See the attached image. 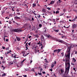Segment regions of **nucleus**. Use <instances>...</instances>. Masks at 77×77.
Wrapping results in <instances>:
<instances>
[{
  "mask_svg": "<svg viewBox=\"0 0 77 77\" xmlns=\"http://www.w3.org/2000/svg\"><path fill=\"white\" fill-rule=\"evenodd\" d=\"M44 29H45V30H47V27H44Z\"/></svg>",
  "mask_w": 77,
  "mask_h": 77,
  "instance_id": "obj_57",
  "label": "nucleus"
},
{
  "mask_svg": "<svg viewBox=\"0 0 77 77\" xmlns=\"http://www.w3.org/2000/svg\"><path fill=\"white\" fill-rule=\"evenodd\" d=\"M27 46H28V45H27V46L26 47V50H27V49H28V48L27 47Z\"/></svg>",
  "mask_w": 77,
  "mask_h": 77,
  "instance_id": "obj_55",
  "label": "nucleus"
},
{
  "mask_svg": "<svg viewBox=\"0 0 77 77\" xmlns=\"http://www.w3.org/2000/svg\"><path fill=\"white\" fill-rule=\"evenodd\" d=\"M42 43V42H41V44L39 45V46L40 47V46H42L41 47V49H42L43 48V46H42L43 45L42 44H41Z\"/></svg>",
  "mask_w": 77,
  "mask_h": 77,
  "instance_id": "obj_7",
  "label": "nucleus"
},
{
  "mask_svg": "<svg viewBox=\"0 0 77 77\" xmlns=\"http://www.w3.org/2000/svg\"><path fill=\"white\" fill-rule=\"evenodd\" d=\"M34 12H36V11H32V13H33L35 15H36V13H35Z\"/></svg>",
  "mask_w": 77,
  "mask_h": 77,
  "instance_id": "obj_20",
  "label": "nucleus"
},
{
  "mask_svg": "<svg viewBox=\"0 0 77 77\" xmlns=\"http://www.w3.org/2000/svg\"><path fill=\"white\" fill-rule=\"evenodd\" d=\"M37 17H38V18H41V15H38V16H37Z\"/></svg>",
  "mask_w": 77,
  "mask_h": 77,
  "instance_id": "obj_31",
  "label": "nucleus"
},
{
  "mask_svg": "<svg viewBox=\"0 0 77 77\" xmlns=\"http://www.w3.org/2000/svg\"><path fill=\"white\" fill-rule=\"evenodd\" d=\"M2 48L3 49H5V47L2 46Z\"/></svg>",
  "mask_w": 77,
  "mask_h": 77,
  "instance_id": "obj_59",
  "label": "nucleus"
},
{
  "mask_svg": "<svg viewBox=\"0 0 77 77\" xmlns=\"http://www.w3.org/2000/svg\"><path fill=\"white\" fill-rule=\"evenodd\" d=\"M53 23H54V22H55V19H53Z\"/></svg>",
  "mask_w": 77,
  "mask_h": 77,
  "instance_id": "obj_38",
  "label": "nucleus"
},
{
  "mask_svg": "<svg viewBox=\"0 0 77 77\" xmlns=\"http://www.w3.org/2000/svg\"><path fill=\"white\" fill-rule=\"evenodd\" d=\"M34 50L35 52H37V51H38V50H37V49H36V48H35Z\"/></svg>",
  "mask_w": 77,
  "mask_h": 77,
  "instance_id": "obj_39",
  "label": "nucleus"
},
{
  "mask_svg": "<svg viewBox=\"0 0 77 77\" xmlns=\"http://www.w3.org/2000/svg\"><path fill=\"white\" fill-rule=\"evenodd\" d=\"M48 9V11H50V10H51V8H47Z\"/></svg>",
  "mask_w": 77,
  "mask_h": 77,
  "instance_id": "obj_41",
  "label": "nucleus"
},
{
  "mask_svg": "<svg viewBox=\"0 0 77 77\" xmlns=\"http://www.w3.org/2000/svg\"><path fill=\"white\" fill-rule=\"evenodd\" d=\"M35 37H36V38H39L38 35H35Z\"/></svg>",
  "mask_w": 77,
  "mask_h": 77,
  "instance_id": "obj_21",
  "label": "nucleus"
},
{
  "mask_svg": "<svg viewBox=\"0 0 77 77\" xmlns=\"http://www.w3.org/2000/svg\"><path fill=\"white\" fill-rule=\"evenodd\" d=\"M54 66V63H53V64L51 65V68H53Z\"/></svg>",
  "mask_w": 77,
  "mask_h": 77,
  "instance_id": "obj_23",
  "label": "nucleus"
},
{
  "mask_svg": "<svg viewBox=\"0 0 77 77\" xmlns=\"http://www.w3.org/2000/svg\"><path fill=\"white\" fill-rule=\"evenodd\" d=\"M49 71H53V70L52 69H49Z\"/></svg>",
  "mask_w": 77,
  "mask_h": 77,
  "instance_id": "obj_54",
  "label": "nucleus"
},
{
  "mask_svg": "<svg viewBox=\"0 0 77 77\" xmlns=\"http://www.w3.org/2000/svg\"><path fill=\"white\" fill-rule=\"evenodd\" d=\"M42 12H46V10L45 9L43 8L42 10Z\"/></svg>",
  "mask_w": 77,
  "mask_h": 77,
  "instance_id": "obj_15",
  "label": "nucleus"
},
{
  "mask_svg": "<svg viewBox=\"0 0 77 77\" xmlns=\"http://www.w3.org/2000/svg\"><path fill=\"white\" fill-rule=\"evenodd\" d=\"M77 27V24H72V27L73 29H74L76 28Z\"/></svg>",
  "mask_w": 77,
  "mask_h": 77,
  "instance_id": "obj_4",
  "label": "nucleus"
},
{
  "mask_svg": "<svg viewBox=\"0 0 77 77\" xmlns=\"http://www.w3.org/2000/svg\"><path fill=\"white\" fill-rule=\"evenodd\" d=\"M54 31H55V32H59V29H57V30H56V29H54Z\"/></svg>",
  "mask_w": 77,
  "mask_h": 77,
  "instance_id": "obj_16",
  "label": "nucleus"
},
{
  "mask_svg": "<svg viewBox=\"0 0 77 77\" xmlns=\"http://www.w3.org/2000/svg\"><path fill=\"white\" fill-rule=\"evenodd\" d=\"M5 41H6V42H8V41H9V40L8 39H5Z\"/></svg>",
  "mask_w": 77,
  "mask_h": 77,
  "instance_id": "obj_44",
  "label": "nucleus"
},
{
  "mask_svg": "<svg viewBox=\"0 0 77 77\" xmlns=\"http://www.w3.org/2000/svg\"><path fill=\"white\" fill-rule=\"evenodd\" d=\"M9 24H11L12 23V22H11V21H10L9 22Z\"/></svg>",
  "mask_w": 77,
  "mask_h": 77,
  "instance_id": "obj_50",
  "label": "nucleus"
},
{
  "mask_svg": "<svg viewBox=\"0 0 77 77\" xmlns=\"http://www.w3.org/2000/svg\"><path fill=\"white\" fill-rule=\"evenodd\" d=\"M15 19H20V17H18L17 16H16L15 17Z\"/></svg>",
  "mask_w": 77,
  "mask_h": 77,
  "instance_id": "obj_14",
  "label": "nucleus"
},
{
  "mask_svg": "<svg viewBox=\"0 0 77 77\" xmlns=\"http://www.w3.org/2000/svg\"><path fill=\"white\" fill-rule=\"evenodd\" d=\"M72 62H73L74 63L75 62H76V60L74 58H73L72 59Z\"/></svg>",
  "mask_w": 77,
  "mask_h": 77,
  "instance_id": "obj_12",
  "label": "nucleus"
},
{
  "mask_svg": "<svg viewBox=\"0 0 77 77\" xmlns=\"http://www.w3.org/2000/svg\"><path fill=\"white\" fill-rule=\"evenodd\" d=\"M23 76L24 77H27V75H23Z\"/></svg>",
  "mask_w": 77,
  "mask_h": 77,
  "instance_id": "obj_53",
  "label": "nucleus"
},
{
  "mask_svg": "<svg viewBox=\"0 0 77 77\" xmlns=\"http://www.w3.org/2000/svg\"><path fill=\"white\" fill-rule=\"evenodd\" d=\"M60 71H61V74H62V73L64 72V70H63V69H61Z\"/></svg>",
  "mask_w": 77,
  "mask_h": 77,
  "instance_id": "obj_11",
  "label": "nucleus"
},
{
  "mask_svg": "<svg viewBox=\"0 0 77 77\" xmlns=\"http://www.w3.org/2000/svg\"><path fill=\"white\" fill-rule=\"evenodd\" d=\"M6 68V67H4L3 68V69L4 70Z\"/></svg>",
  "mask_w": 77,
  "mask_h": 77,
  "instance_id": "obj_63",
  "label": "nucleus"
},
{
  "mask_svg": "<svg viewBox=\"0 0 77 77\" xmlns=\"http://www.w3.org/2000/svg\"><path fill=\"white\" fill-rule=\"evenodd\" d=\"M57 50L56 49L54 51V53H57Z\"/></svg>",
  "mask_w": 77,
  "mask_h": 77,
  "instance_id": "obj_25",
  "label": "nucleus"
},
{
  "mask_svg": "<svg viewBox=\"0 0 77 77\" xmlns=\"http://www.w3.org/2000/svg\"><path fill=\"white\" fill-rule=\"evenodd\" d=\"M75 18L74 19H73V21L74 22L76 20V19H77V16H76L75 17Z\"/></svg>",
  "mask_w": 77,
  "mask_h": 77,
  "instance_id": "obj_10",
  "label": "nucleus"
},
{
  "mask_svg": "<svg viewBox=\"0 0 77 77\" xmlns=\"http://www.w3.org/2000/svg\"><path fill=\"white\" fill-rule=\"evenodd\" d=\"M12 32L17 33H20L21 32H23V30L19 28L14 29H13L12 30Z\"/></svg>",
  "mask_w": 77,
  "mask_h": 77,
  "instance_id": "obj_2",
  "label": "nucleus"
},
{
  "mask_svg": "<svg viewBox=\"0 0 77 77\" xmlns=\"http://www.w3.org/2000/svg\"><path fill=\"white\" fill-rule=\"evenodd\" d=\"M57 51L58 52H60V51H61V49H58L57 50Z\"/></svg>",
  "mask_w": 77,
  "mask_h": 77,
  "instance_id": "obj_32",
  "label": "nucleus"
},
{
  "mask_svg": "<svg viewBox=\"0 0 77 77\" xmlns=\"http://www.w3.org/2000/svg\"><path fill=\"white\" fill-rule=\"evenodd\" d=\"M30 54V53H27L26 55H25V56H27V55H28V54Z\"/></svg>",
  "mask_w": 77,
  "mask_h": 77,
  "instance_id": "obj_51",
  "label": "nucleus"
},
{
  "mask_svg": "<svg viewBox=\"0 0 77 77\" xmlns=\"http://www.w3.org/2000/svg\"><path fill=\"white\" fill-rule=\"evenodd\" d=\"M42 73L43 74H45V72H43Z\"/></svg>",
  "mask_w": 77,
  "mask_h": 77,
  "instance_id": "obj_60",
  "label": "nucleus"
},
{
  "mask_svg": "<svg viewBox=\"0 0 77 77\" xmlns=\"http://www.w3.org/2000/svg\"><path fill=\"white\" fill-rule=\"evenodd\" d=\"M75 5H77V0H75Z\"/></svg>",
  "mask_w": 77,
  "mask_h": 77,
  "instance_id": "obj_26",
  "label": "nucleus"
},
{
  "mask_svg": "<svg viewBox=\"0 0 77 77\" xmlns=\"http://www.w3.org/2000/svg\"><path fill=\"white\" fill-rule=\"evenodd\" d=\"M36 6V5L35 4H33L32 7L35 8Z\"/></svg>",
  "mask_w": 77,
  "mask_h": 77,
  "instance_id": "obj_17",
  "label": "nucleus"
},
{
  "mask_svg": "<svg viewBox=\"0 0 77 77\" xmlns=\"http://www.w3.org/2000/svg\"><path fill=\"white\" fill-rule=\"evenodd\" d=\"M45 62H47V59H45Z\"/></svg>",
  "mask_w": 77,
  "mask_h": 77,
  "instance_id": "obj_62",
  "label": "nucleus"
},
{
  "mask_svg": "<svg viewBox=\"0 0 77 77\" xmlns=\"http://www.w3.org/2000/svg\"><path fill=\"white\" fill-rule=\"evenodd\" d=\"M16 11L17 12H20V10H19V9H17V10H16Z\"/></svg>",
  "mask_w": 77,
  "mask_h": 77,
  "instance_id": "obj_37",
  "label": "nucleus"
},
{
  "mask_svg": "<svg viewBox=\"0 0 77 77\" xmlns=\"http://www.w3.org/2000/svg\"><path fill=\"white\" fill-rule=\"evenodd\" d=\"M31 44V42L28 43V45L30 46V44Z\"/></svg>",
  "mask_w": 77,
  "mask_h": 77,
  "instance_id": "obj_46",
  "label": "nucleus"
},
{
  "mask_svg": "<svg viewBox=\"0 0 77 77\" xmlns=\"http://www.w3.org/2000/svg\"><path fill=\"white\" fill-rule=\"evenodd\" d=\"M31 37H32V36H29L28 37V38H29V39H30Z\"/></svg>",
  "mask_w": 77,
  "mask_h": 77,
  "instance_id": "obj_45",
  "label": "nucleus"
},
{
  "mask_svg": "<svg viewBox=\"0 0 77 77\" xmlns=\"http://www.w3.org/2000/svg\"><path fill=\"white\" fill-rule=\"evenodd\" d=\"M42 24H39V27H40L39 28V29H40V28H41V27H42Z\"/></svg>",
  "mask_w": 77,
  "mask_h": 77,
  "instance_id": "obj_22",
  "label": "nucleus"
},
{
  "mask_svg": "<svg viewBox=\"0 0 77 77\" xmlns=\"http://www.w3.org/2000/svg\"><path fill=\"white\" fill-rule=\"evenodd\" d=\"M54 3V1H52L50 3L51 5H52V4H53Z\"/></svg>",
  "mask_w": 77,
  "mask_h": 77,
  "instance_id": "obj_18",
  "label": "nucleus"
},
{
  "mask_svg": "<svg viewBox=\"0 0 77 77\" xmlns=\"http://www.w3.org/2000/svg\"><path fill=\"white\" fill-rule=\"evenodd\" d=\"M5 11H1V13H2V15H3V14H4V13H5Z\"/></svg>",
  "mask_w": 77,
  "mask_h": 77,
  "instance_id": "obj_24",
  "label": "nucleus"
},
{
  "mask_svg": "<svg viewBox=\"0 0 77 77\" xmlns=\"http://www.w3.org/2000/svg\"><path fill=\"white\" fill-rule=\"evenodd\" d=\"M32 21H34V19L33 17L32 18Z\"/></svg>",
  "mask_w": 77,
  "mask_h": 77,
  "instance_id": "obj_58",
  "label": "nucleus"
},
{
  "mask_svg": "<svg viewBox=\"0 0 77 77\" xmlns=\"http://www.w3.org/2000/svg\"><path fill=\"white\" fill-rule=\"evenodd\" d=\"M64 37H65V36H62V38H64Z\"/></svg>",
  "mask_w": 77,
  "mask_h": 77,
  "instance_id": "obj_61",
  "label": "nucleus"
},
{
  "mask_svg": "<svg viewBox=\"0 0 77 77\" xmlns=\"http://www.w3.org/2000/svg\"><path fill=\"white\" fill-rule=\"evenodd\" d=\"M17 56V55H15V54H13L12 55V57H14V58H16V56Z\"/></svg>",
  "mask_w": 77,
  "mask_h": 77,
  "instance_id": "obj_6",
  "label": "nucleus"
},
{
  "mask_svg": "<svg viewBox=\"0 0 77 77\" xmlns=\"http://www.w3.org/2000/svg\"><path fill=\"white\" fill-rule=\"evenodd\" d=\"M41 41H39L37 43V45H39V44H41Z\"/></svg>",
  "mask_w": 77,
  "mask_h": 77,
  "instance_id": "obj_29",
  "label": "nucleus"
},
{
  "mask_svg": "<svg viewBox=\"0 0 77 77\" xmlns=\"http://www.w3.org/2000/svg\"><path fill=\"white\" fill-rule=\"evenodd\" d=\"M61 32H62V33H65L64 32H63V30H61Z\"/></svg>",
  "mask_w": 77,
  "mask_h": 77,
  "instance_id": "obj_47",
  "label": "nucleus"
},
{
  "mask_svg": "<svg viewBox=\"0 0 77 77\" xmlns=\"http://www.w3.org/2000/svg\"><path fill=\"white\" fill-rule=\"evenodd\" d=\"M54 65H56V60H54Z\"/></svg>",
  "mask_w": 77,
  "mask_h": 77,
  "instance_id": "obj_40",
  "label": "nucleus"
},
{
  "mask_svg": "<svg viewBox=\"0 0 77 77\" xmlns=\"http://www.w3.org/2000/svg\"><path fill=\"white\" fill-rule=\"evenodd\" d=\"M25 60H26V59L23 60H22L21 61L22 64V63H23V62H24Z\"/></svg>",
  "mask_w": 77,
  "mask_h": 77,
  "instance_id": "obj_34",
  "label": "nucleus"
},
{
  "mask_svg": "<svg viewBox=\"0 0 77 77\" xmlns=\"http://www.w3.org/2000/svg\"><path fill=\"white\" fill-rule=\"evenodd\" d=\"M18 41H20V40H21V39H20V38L19 37H16Z\"/></svg>",
  "mask_w": 77,
  "mask_h": 77,
  "instance_id": "obj_8",
  "label": "nucleus"
},
{
  "mask_svg": "<svg viewBox=\"0 0 77 77\" xmlns=\"http://www.w3.org/2000/svg\"><path fill=\"white\" fill-rule=\"evenodd\" d=\"M13 63H14L12 61H11L9 63V65H12Z\"/></svg>",
  "mask_w": 77,
  "mask_h": 77,
  "instance_id": "obj_13",
  "label": "nucleus"
},
{
  "mask_svg": "<svg viewBox=\"0 0 77 77\" xmlns=\"http://www.w3.org/2000/svg\"><path fill=\"white\" fill-rule=\"evenodd\" d=\"M46 37H47V38H48V39H51V38H52V36L51 35H50V34H48V35H46Z\"/></svg>",
  "mask_w": 77,
  "mask_h": 77,
  "instance_id": "obj_5",
  "label": "nucleus"
},
{
  "mask_svg": "<svg viewBox=\"0 0 77 77\" xmlns=\"http://www.w3.org/2000/svg\"><path fill=\"white\" fill-rule=\"evenodd\" d=\"M59 11H57L55 12V14H59Z\"/></svg>",
  "mask_w": 77,
  "mask_h": 77,
  "instance_id": "obj_27",
  "label": "nucleus"
},
{
  "mask_svg": "<svg viewBox=\"0 0 77 77\" xmlns=\"http://www.w3.org/2000/svg\"><path fill=\"white\" fill-rule=\"evenodd\" d=\"M72 32L73 33H74V30H72Z\"/></svg>",
  "mask_w": 77,
  "mask_h": 77,
  "instance_id": "obj_52",
  "label": "nucleus"
},
{
  "mask_svg": "<svg viewBox=\"0 0 77 77\" xmlns=\"http://www.w3.org/2000/svg\"><path fill=\"white\" fill-rule=\"evenodd\" d=\"M56 41L57 42H60V43H62V44H63L64 42L63 40L60 39H56Z\"/></svg>",
  "mask_w": 77,
  "mask_h": 77,
  "instance_id": "obj_3",
  "label": "nucleus"
},
{
  "mask_svg": "<svg viewBox=\"0 0 77 77\" xmlns=\"http://www.w3.org/2000/svg\"><path fill=\"white\" fill-rule=\"evenodd\" d=\"M27 20L28 21H32V20H30V19H27Z\"/></svg>",
  "mask_w": 77,
  "mask_h": 77,
  "instance_id": "obj_42",
  "label": "nucleus"
},
{
  "mask_svg": "<svg viewBox=\"0 0 77 77\" xmlns=\"http://www.w3.org/2000/svg\"><path fill=\"white\" fill-rule=\"evenodd\" d=\"M48 12V13H50V14H51V12H49L48 11H47V12H46V13Z\"/></svg>",
  "mask_w": 77,
  "mask_h": 77,
  "instance_id": "obj_36",
  "label": "nucleus"
},
{
  "mask_svg": "<svg viewBox=\"0 0 77 77\" xmlns=\"http://www.w3.org/2000/svg\"><path fill=\"white\" fill-rule=\"evenodd\" d=\"M25 70L26 71H28V70H29V69H25Z\"/></svg>",
  "mask_w": 77,
  "mask_h": 77,
  "instance_id": "obj_49",
  "label": "nucleus"
},
{
  "mask_svg": "<svg viewBox=\"0 0 77 77\" xmlns=\"http://www.w3.org/2000/svg\"><path fill=\"white\" fill-rule=\"evenodd\" d=\"M73 70H74V71H75V72H76V70H75V68H73Z\"/></svg>",
  "mask_w": 77,
  "mask_h": 77,
  "instance_id": "obj_56",
  "label": "nucleus"
},
{
  "mask_svg": "<svg viewBox=\"0 0 77 77\" xmlns=\"http://www.w3.org/2000/svg\"><path fill=\"white\" fill-rule=\"evenodd\" d=\"M41 39H42V40L43 41H44V36H43V35H42Z\"/></svg>",
  "mask_w": 77,
  "mask_h": 77,
  "instance_id": "obj_9",
  "label": "nucleus"
},
{
  "mask_svg": "<svg viewBox=\"0 0 77 77\" xmlns=\"http://www.w3.org/2000/svg\"><path fill=\"white\" fill-rule=\"evenodd\" d=\"M74 47V45H71L69 47H67V54H65V74L67 75V77H68V74L70 68V54H71V48Z\"/></svg>",
  "mask_w": 77,
  "mask_h": 77,
  "instance_id": "obj_1",
  "label": "nucleus"
},
{
  "mask_svg": "<svg viewBox=\"0 0 77 77\" xmlns=\"http://www.w3.org/2000/svg\"><path fill=\"white\" fill-rule=\"evenodd\" d=\"M31 71H33V72H35V69L33 68H32L31 69Z\"/></svg>",
  "mask_w": 77,
  "mask_h": 77,
  "instance_id": "obj_28",
  "label": "nucleus"
},
{
  "mask_svg": "<svg viewBox=\"0 0 77 77\" xmlns=\"http://www.w3.org/2000/svg\"><path fill=\"white\" fill-rule=\"evenodd\" d=\"M38 74H39V75H41V74H42V73H38L37 74V75H38Z\"/></svg>",
  "mask_w": 77,
  "mask_h": 77,
  "instance_id": "obj_35",
  "label": "nucleus"
},
{
  "mask_svg": "<svg viewBox=\"0 0 77 77\" xmlns=\"http://www.w3.org/2000/svg\"><path fill=\"white\" fill-rule=\"evenodd\" d=\"M36 48V47H33V48H32V49H35V48Z\"/></svg>",
  "mask_w": 77,
  "mask_h": 77,
  "instance_id": "obj_48",
  "label": "nucleus"
},
{
  "mask_svg": "<svg viewBox=\"0 0 77 77\" xmlns=\"http://www.w3.org/2000/svg\"><path fill=\"white\" fill-rule=\"evenodd\" d=\"M42 71V69H40V71L41 72Z\"/></svg>",
  "mask_w": 77,
  "mask_h": 77,
  "instance_id": "obj_64",
  "label": "nucleus"
},
{
  "mask_svg": "<svg viewBox=\"0 0 77 77\" xmlns=\"http://www.w3.org/2000/svg\"><path fill=\"white\" fill-rule=\"evenodd\" d=\"M2 75V77H3V76H6V74L5 73H4Z\"/></svg>",
  "mask_w": 77,
  "mask_h": 77,
  "instance_id": "obj_33",
  "label": "nucleus"
},
{
  "mask_svg": "<svg viewBox=\"0 0 77 77\" xmlns=\"http://www.w3.org/2000/svg\"><path fill=\"white\" fill-rule=\"evenodd\" d=\"M17 15H20V14H21V13H17Z\"/></svg>",
  "mask_w": 77,
  "mask_h": 77,
  "instance_id": "obj_43",
  "label": "nucleus"
},
{
  "mask_svg": "<svg viewBox=\"0 0 77 77\" xmlns=\"http://www.w3.org/2000/svg\"><path fill=\"white\" fill-rule=\"evenodd\" d=\"M63 12H66V9L64 8L63 10Z\"/></svg>",
  "mask_w": 77,
  "mask_h": 77,
  "instance_id": "obj_30",
  "label": "nucleus"
},
{
  "mask_svg": "<svg viewBox=\"0 0 77 77\" xmlns=\"http://www.w3.org/2000/svg\"><path fill=\"white\" fill-rule=\"evenodd\" d=\"M61 54L62 55V57H63V56H64V53L62 52V53H61Z\"/></svg>",
  "mask_w": 77,
  "mask_h": 77,
  "instance_id": "obj_19",
  "label": "nucleus"
}]
</instances>
